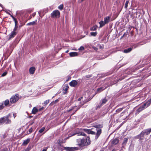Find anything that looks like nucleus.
Returning a JSON list of instances; mask_svg holds the SVG:
<instances>
[{
    "mask_svg": "<svg viewBox=\"0 0 151 151\" xmlns=\"http://www.w3.org/2000/svg\"><path fill=\"white\" fill-rule=\"evenodd\" d=\"M77 145L80 147L87 146L90 143V138L87 137L86 139H78L76 140Z\"/></svg>",
    "mask_w": 151,
    "mask_h": 151,
    "instance_id": "obj_1",
    "label": "nucleus"
},
{
    "mask_svg": "<svg viewBox=\"0 0 151 151\" xmlns=\"http://www.w3.org/2000/svg\"><path fill=\"white\" fill-rule=\"evenodd\" d=\"M9 115L6 116H4L3 117H2L0 118L1 124H3L4 123L6 124H10L11 122V121L10 120L8 119Z\"/></svg>",
    "mask_w": 151,
    "mask_h": 151,
    "instance_id": "obj_2",
    "label": "nucleus"
},
{
    "mask_svg": "<svg viewBox=\"0 0 151 151\" xmlns=\"http://www.w3.org/2000/svg\"><path fill=\"white\" fill-rule=\"evenodd\" d=\"M60 16V12L58 10L54 11L51 14V17L54 18H58Z\"/></svg>",
    "mask_w": 151,
    "mask_h": 151,
    "instance_id": "obj_3",
    "label": "nucleus"
},
{
    "mask_svg": "<svg viewBox=\"0 0 151 151\" xmlns=\"http://www.w3.org/2000/svg\"><path fill=\"white\" fill-rule=\"evenodd\" d=\"M19 99L18 95L13 96L10 99V101L11 103H14Z\"/></svg>",
    "mask_w": 151,
    "mask_h": 151,
    "instance_id": "obj_4",
    "label": "nucleus"
},
{
    "mask_svg": "<svg viewBox=\"0 0 151 151\" xmlns=\"http://www.w3.org/2000/svg\"><path fill=\"white\" fill-rule=\"evenodd\" d=\"M151 104V99L144 103L141 107L144 109L147 108Z\"/></svg>",
    "mask_w": 151,
    "mask_h": 151,
    "instance_id": "obj_5",
    "label": "nucleus"
},
{
    "mask_svg": "<svg viewBox=\"0 0 151 151\" xmlns=\"http://www.w3.org/2000/svg\"><path fill=\"white\" fill-rule=\"evenodd\" d=\"M94 127L96 128V129L97 131L96 134V138L97 139L101 133V129L98 128V125L95 126Z\"/></svg>",
    "mask_w": 151,
    "mask_h": 151,
    "instance_id": "obj_6",
    "label": "nucleus"
},
{
    "mask_svg": "<svg viewBox=\"0 0 151 151\" xmlns=\"http://www.w3.org/2000/svg\"><path fill=\"white\" fill-rule=\"evenodd\" d=\"M78 84V82L76 80H73L69 83V85L71 87H76Z\"/></svg>",
    "mask_w": 151,
    "mask_h": 151,
    "instance_id": "obj_7",
    "label": "nucleus"
},
{
    "mask_svg": "<svg viewBox=\"0 0 151 151\" xmlns=\"http://www.w3.org/2000/svg\"><path fill=\"white\" fill-rule=\"evenodd\" d=\"M144 136L145 135L142 132L140 134L137 136V138L139 139V140L142 142V140L144 139Z\"/></svg>",
    "mask_w": 151,
    "mask_h": 151,
    "instance_id": "obj_8",
    "label": "nucleus"
},
{
    "mask_svg": "<svg viewBox=\"0 0 151 151\" xmlns=\"http://www.w3.org/2000/svg\"><path fill=\"white\" fill-rule=\"evenodd\" d=\"M142 132L145 135H149L151 132V128L145 129L142 131Z\"/></svg>",
    "mask_w": 151,
    "mask_h": 151,
    "instance_id": "obj_9",
    "label": "nucleus"
},
{
    "mask_svg": "<svg viewBox=\"0 0 151 151\" xmlns=\"http://www.w3.org/2000/svg\"><path fill=\"white\" fill-rule=\"evenodd\" d=\"M66 149H67L68 151H72L77 150H78V147H65Z\"/></svg>",
    "mask_w": 151,
    "mask_h": 151,
    "instance_id": "obj_10",
    "label": "nucleus"
},
{
    "mask_svg": "<svg viewBox=\"0 0 151 151\" xmlns=\"http://www.w3.org/2000/svg\"><path fill=\"white\" fill-rule=\"evenodd\" d=\"M16 32H14L12 31L9 35V38L10 39L13 38L16 35Z\"/></svg>",
    "mask_w": 151,
    "mask_h": 151,
    "instance_id": "obj_11",
    "label": "nucleus"
},
{
    "mask_svg": "<svg viewBox=\"0 0 151 151\" xmlns=\"http://www.w3.org/2000/svg\"><path fill=\"white\" fill-rule=\"evenodd\" d=\"M110 18L111 17L109 16H108L105 17L104 18V20L105 22V23L106 24H107L110 21Z\"/></svg>",
    "mask_w": 151,
    "mask_h": 151,
    "instance_id": "obj_12",
    "label": "nucleus"
},
{
    "mask_svg": "<svg viewBox=\"0 0 151 151\" xmlns=\"http://www.w3.org/2000/svg\"><path fill=\"white\" fill-rule=\"evenodd\" d=\"M70 56L71 57L76 56L78 55V53L76 52H72L69 53Z\"/></svg>",
    "mask_w": 151,
    "mask_h": 151,
    "instance_id": "obj_13",
    "label": "nucleus"
},
{
    "mask_svg": "<svg viewBox=\"0 0 151 151\" xmlns=\"http://www.w3.org/2000/svg\"><path fill=\"white\" fill-rule=\"evenodd\" d=\"M35 70V68L34 67H31L29 69V72L30 73L33 74Z\"/></svg>",
    "mask_w": 151,
    "mask_h": 151,
    "instance_id": "obj_14",
    "label": "nucleus"
},
{
    "mask_svg": "<svg viewBox=\"0 0 151 151\" xmlns=\"http://www.w3.org/2000/svg\"><path fill=\"white\" fill-rule=\"evenodd\" d=\"M119 140L117 138L114 139L112 141V145H116L119 142Z\"/></svg>",
    "mask_w": 151,
    "mask_h": 151,
    "instance_id": "obj_15",
    "label": "nucleus"
},
{
    "mask_svg": "<svg viewBox=\"0 0 151 151\" xmlns=\"http://www.w3.org/2000/svg\"><path fill=\"white\" fill-rule=\"evenodd\" d=\"M37 22V20H36L34 21L28 23L27 24V26L34 25L36 24Z\"/></svg>",
    "mask_w": 151,
    "mask_h": 151,
    "instance_id": "obj_16",
    "label": "nucleus"
},
{
    "mask_svg": "<svg viewBox=\"0 0 151 151\" xmlns=\"http://www.w3.org/2000/svg\"><path fill=\"white\" fill-rule=\"evenodd\" d=\"M100 24V27H101L104 26L105 24H106L105 23L104 21H101L99 22Z\"/></svg>",
    "mask_w": 151,
    "mask_h": 151,
    "instance_id": "obj_17",
    "label": "nucleus"
},
{
    "mask_svg": "<svg viewBox=\"0 0 151 151\" xmlns=\"http://www.w3.org/2000/svg\"><path fill=\"white\" fill-rule=\"evenodd\" d=\"M132 50L131 48H129L127 49H125L124 50V52L125 53H127L130 52Z\"/></svg>",
    "mask_w": 151,
    "mask_h": 151,
    "instance_id": "obj_18",
    "label": "nucleus"
},
{
    "mask_svg": "<svg viewBox=\"0 0 151 151\" xmlns=\"http://www.w3.org/2000/svg\"><path fill=\"white\" fill-rule=\"evenodd\" d=\"M38 111V110L37 109L36 107H34L32 111V114H35Z\"/></svg>",
    "mask_w": 151,
    "mask_h": 151,
    "instance_id": "obj_19",
    "label": "nucleus"
},
{
    "mask_svg": "<svg viewBox=\"0 0 151 151\" xmlns=\"http://www.w3.org/2000/svg\"><path fill=\"white\" fill-rule=\"evenodd\" d=\"M144 109L141 107H140L136 111V113H138L143 110Z\"/></svg>",
    "mask_w": 151,
    "mask_h": 151,
    "instance_id": "obj_20",
    "label": "nucleus"
},
{
    "mask_svg": "<svg viewBox=\"0 0 151 151\" xmlns=\"http://www.w3.org/2000/svg\"><path fill=\"white\" fill-rule=\"evenodd\" d=\"M30 139H27L26 140L24 141L22 144L23 145H27Z\"/></svg>",
    "mask_w": 151,
    "mask_h": 151,
    "instance_id": "obj_21",
    "label": "nucleus"
},
{
    "mask_svg": "<svg viewBox=\"0 0 151 151\" xmlns=\"http://www.w3.org/2000/svg\"><path fill=\"white\" fill-rule=\"evenodd\" d=\"M83 130L87 133L90 134L91 130L90 129H83Z\"/></svg>",
    "mask_w": 151,
    "mask_h": 151,
    "instance_id": "obj_22",
    "label": "nucleus"
},
{
    "mask_svg": "<svg viewBox=\"0 0 151 151\" xmlns=\"http://www.w3.org/2000/svg\"><path fill=\"white\" fill-rule=\"evenodd\" d=\"M105 88H104V87H100V88H98V89L97 90V91L99 92H101V91H103V90H104V89H105Z\"/></svg>",
    "mask_w": 151,
    "mask_h": 151,
    "instance_id": "obj_23",
    "label": "nucleus"
},
{
    "mask_svg": "<svg viewBox=\"0 0 151 151\" xmlns=\"http://www.w3.org/2000/svg\"><path fill=\"white\" fill-rule=\"evenodd\" d=\"M97 47L98 48V49L99 48V49H102L104 48V46L102 45L98 44L97 45Z\"/></svg>",
    "mask_w": 151,
    "mask_h": 151,
    "instance_id": "obj_24",
    "label": "nucleus"
},
{
    "mask_svg": "<svg viewBox=\"0 0 151 151\" xmlns=\"http://www.w3.org/2000/svg\"><path fill=\"white\" fill-rule=\"evenodd\" d=\"M80 108V106H76V107L75 108V109H74V112L73 113V114H71V116L74 113L76 112L78 109H79Z\"/></svg>",
    "mask_w": 151,
    "mask_h": 151,
    "instance_id": "obj_25",
    "label": "nucleus"
},
{
    "mask_svg": "<svg viewBox=\"0 0 151 151\" xmlns=\"http://www.w3.org/2000/svg\"><path fill=\"white\" fill-rule=\"evenodd\" d=\"M9 103V101L8 99L4 101V105L5 106H7L8 105Z\"/></svg>",
    "mask_w": 151,
    "mask_h": 151,
    "instance_id": "obj_26",
    "label": "nucleus"
},
{
    "mask_svg": "<svg viewBox=\"0 0 151 151\" xmlns=\"http://www.w3.org/2000/svg\"><path fill=\"white\" fill-rule=\"evenodd\" d=\"M124 108L123 107V108H120L118 109H117L116 111V112L117 113H119L120 112H121V111H122V109H123Z\"/></svg>",
    "mask_w": 151,
    "mask_h": 151,
    "instance_id": "obj_27",
    "label": "nucleus"
},
{
    "mask_svg": "<svg viewBox=\"0 0 151 151\" xmlns=\"http://www.w3.org/2000/svg\"><path fill=\"white\" fill-rule=\"evenodd\" d=\"M107 101V100L105 98L103 99L102 100L101 105H103L105 104L106 102Z\"/></svg>",
    "mask_w": 151,
    "mask_h": 151,
    "instance_id": "obj_28",
    "label": "nucleus"
},
{
    "mask_svg": "<svg viewBox=\"0 0 151 151\" xmlns=\"http://www.w3.org/2000/svg\"><path fill=\"white\" fill-rule=\"evenodd\" d=\"M128 140V139L126 138H125L124 139L122 143V145H125L126 144Z\"/></svg>",
    "mask_w": 151,
    "mask_h": 151,
    "instance_id": "obj_29",
    "label": "nucleus"
},
{
    "mask_svg": "<svg viewBox=\"0 0 151 151\" xmlns=\"http://www.w3.org/2000/svg\"><path fill=\"white\" fill-rule=\"evenodd\" d=\"M76 107V106H75L73 107H72V108L71 109H69L67 110V111L68 112H70V111L73 110V113L74 112V109H75V108Z\"/></svg>",
    "mask_w": 151,
    "mask_h": 151,
    "instance_id": "obj_30",
    "label": "nucleus"
},
{
    "mask_svg": "<svg viewBox=\"0 0 151 151\" xmlns=\"http://www.w3.org/2000/svg\"><path fill=\"white\" fill-rule=\"evenodd\" d=\"M4 106L3 103H0V110L4 108Z\"/></svg>",
    "mask_w": 151,
    "mask_h": 151,
    "instance_id": "obj_31",
    "label": "nucleus"
},
{
    "mask_svg": "<svg viewBox=\"0 0 151 151\" xmlns=\"http://www.w3.org/2000/svg\"><path fill=\"white\" fill-rule=\"evenodd\" d=\"M97 28V26H95L93 27H92L90 29V30H96Z\"/></svg>",
    "mask_w": 151,
    "mask_h": 151,
    "instance_id": "obj_32",
    "label": "nucleus"
},
{
    "mask_svg": "<svg viewBox=\"0 0 151 151\" xmlns=\"http://www.w3.org/2000/svg\"><path fill=\"white\" fill-rule=\"evenodd\" d=\"M90 34L91 36H95L96 35L97 33L96 32H91Z\"/></svg>",
    "mask_w": 151,
    "mask_h": 151,
    "instance_id": "obj_33",
    "label": "nucleus"
},
{
    "mask_svg": "<svg viewBox=\"0 0 151 151\" xmlns=\"http://www.w3.org/2000/svg\"><path fill=\"white\" fill-rule=\"evenodd\" d=\"M63 4H61L58 7V8L60 10H62L63 9Z\"/></svg>",
    "mask_w": 151,
    "mask_h": 151,
    "instance_id": "obj_34",
    "label": "nucleus"
},
{
    "mask_svg": "<svg viewBox=\"0 0 151 151\" xmlns=\"http://www.w3.org/2000/svg\"><path fill=\"white\" fill-rule=\"evenodd\" d=\"M45 129V127H42L40 130H39V132H40V133H42L44 131Z\"/></svg>",
    "mask_w": 151,
    "mask_h": 151,
    "instance_id": "obj_35",
    "label": "nucleus"
},
{
    "mask_svg": "<svg viewBox=\"0 0 151 151\" xmlns=\"http://www.w3.org/2000/svg\"><path fill=\"white\" fill-rule=\"evenodd\" d=\"M13 20L15 22V26H17V25L18 24V22L17 19L15 18Z\"/></svg>",
    "mask_w": 151,
    "mask_h": 151,
    "instance_id": "obj_36",
    "label": "nucleus"
},
{
    "mask_svg": "<svg viewBox=\"0 0 151 151\" xmlns=\"http://www.w3.org/2000/svg\"><path fill=\"white\" fill-rule=\"evenodd\" d=\"M129 3V1H126V3L125 4V8L126 9H127L128 6V4Z\"/></svg>",
    "mask_w": 151,
    "mask_h": 151,
    "instance_id": "obj_37",
    "label": "nucleus"
},
{
    "mask_svg": "<svg viewBox=\"0 0 151 151\" xmlns=\"http://www.w3.org/2000/svg\"><path fill=\"white\" fill-rule=\"evenodd\" d=\"M68 88V85H67L66 86H65V87H64L63 90H65V91H66Z\"/></svg>",
    "mask_w": 151,
    "mask_h": 151,
    "instance_id": "obj_38",
    "label": "nucleus"
},
{
    "mask_svg": "<svg viewBox=\"0 0 151 151\" xmlns=\"http://www.w3.org/2000/svg\"><path fill=\"white\" fill-rule=\"evenodd\" d=\"M84 49V47L83 46H81L79 49L78 50H82Z\"/></svg>",
    "mask_w": 151,
    "mask_h": 151,
    "instance_id": "obj_39",
    "label": "nucleus"
},
{
    "mask_svg": "<svg viewBox=\"0 0 151 151\" xmlns=\"http://www.w3.org/2000/svg\"><path fill=\"white\" fill-rule=\"evenodd\" d=\"M49 102V100H46L44 102V104H48Z\"/></svg>",
    "mask_w": 151,
    "mask_h": 151,
    "instance_id": "obj_40",
    "label": "nucleus"
},
{
    "mask_svg": "<svg viewBox=\"0 0 151 151\" xmlns=\"http://www.w3.org/2000/svg\"><path fill=\"white\" fill-rule=\"evenodd\" d=\"M7 74V72H5L3 73L1 75L2 76H5Z\"/></svg>",
    "mask_w": 151,
    "mask_h": 151,
    "instance_id": "obj_41",
    "label": "nucleus"
},
{
    "mask_svg": "<svg viewBox=\"0 0 151 151\" xmlns=\"http://www.w3.org/2000/svg\"><path fill=\"white\" fill-rule=\"evenodd\" d=\"M17 28V26H15L12 32H16V31Z\"/></svg>",
    "mask_w": 151,
    "mask_h": 151,
    "instance_id": "obj_42",
    "label": "nucleus"
},
{
    "mask_svg": "<svg viewBox=\"0 0 151 151\" xmlns=\"http://www.w3.org/2000/svg\"><path fill=\"white\" fill-rule=\"evenodd\" d=\"M92 76V75H87L85 76L86 78H91Z\"/></svg>",
    "mask_w": 151,
    "mask_h": 151,
    "instance_id": "obj_43",
    "label": "nucleus"
},
{
    "mask_svg": "<svg viewBox=\"0 0 151 151\" xmlns=\"http://www.w3.org/2000/svg\"><path fill=\"white\" fill-rule=\"evenodd\" d=\"M33 131V129L32 127L30 128L29 130V133H31Z\"/></svg>",
    "mask_w": 151,
    "mask_h": 151,
    "instance_id": "obj_44",
    "label": "nucleus"
},
{
    "mask_svg": "<svg viewBox=\"0 0 151 151\" xmlns=\"http://www.w3.org/2000/svg\"><path fill=\"white\" fill-rule=\"evenodd\" d=\"M58 144L60 145L62 143V141L61 140H60V139H59L58 141Z\"/></svg>",
    "mask_w": 151,
    "mask_h": 151,
    "instance_id": "obj_45",
    "label": "nucleus"
},
{
    "mask_svg": "<svg viewBox=\"0 0 151 151\" xmlns=\"http://www.w3.org/2000/svg\"><path fill=\"white\" fill-rule=\"evenodd\" d=\"M96 134V132L94 131L91 130L90 134Z\"/></svg>",
    "mask_w": 151,
    "mask_h": 151,
    "instance_id": "obj_46",
    "label": "nucleus"
},
{
    "mask_svg": "<svg viewBox=\"0 0 151 151\" xmlns=\"http://www.w3.org/2000/svg\"><path fill=\"white\" fill-rule=\"evenodd\" d=\"M93 48L96 51H97L98 50V48L97 47H95V46H93Z\"/></svg>",
    "mask_w": 151,
    "mask_h": 151,
    "instance_id": "obj_47",
    "label": "nucleus"
},
{
    "mask_svg": "<svg viewBox=\"0 0 151 151\" xmlns=\"http://www.w3.org/2000/svg\"><path fill=\"white\" fill-rule=\"evenodd\" d=\"M81 136H86V134H85L84 132H81Z\"/></svg>",
    "mask_w": 151,
    "mask_h": 151,
    "instance_id": "obj_48",
    "label": "nucleus"
},
{
    "mask_svg": "<svg viewBox=\"0 0 151 151\" xmlns=\"http://www.w3.org/2000/svg\"><path fill=\"white\" fill-rule=\"evenodd\" d=\"M81 132H77L76 134H77L78 135L80 136L81 135Z\"/></svg>",
    "mask_w": 151,
    "mask_h": 151,
    "instance_id": "obj_49",
    "label": "nucleus"
},
{
    "mask_svg": "<svg viewBox=\"0 0 151 151\" xmlns=\"http://www.w3.org/2000/svg\"><path fill=\"white\" fill-rule=\"evenodd\" d=\"M34 123V122L33 121H31L30 122V123L29 124V125H32Z\"/></svg>",
    "mask_w": 151,
    "mask_h": 151,
    "instance_id": "obj_50",
    "label": "nucleus"
},
{
    "mask_svg": "<svg viewBox=\"0 0 151 151\" xmlns=\"http://www.w3.org/2000/svg\"><path fill=\"white\" fill-rule=\"evenodd\" d=\"M36 15V13L34 12L32 14V16L34 17Z\"/></svg>",
    "mask_w": 151,
    "mask_h": 151,
    "instance_id": "obj_51",
    "label": "nucleus"
},
{
    "mask_svg": "<svg viewBox=\"0 0 151 151\" xmlns=\"http://www.w3.org/2000/svg\"><path fill=\"white\" fill-rule=\"evenodd\" d=\"M24 151H29V148H27L24 150Z\"/></svg>",
    "mask_w": 151,
    "mask_h": 151,
    "instance_id": "obj_52",
    "label": "nucleus"
},
{
    "mask_svg": "<svg viewBox=\"0 0 151 151\" xmlns=\"http://www.w3.org/2000/svg\"><path fill=\"white\" fill-rule=\"evenodd\" d=\"M43 108H43V107H42L41 108H40V109H39V111H41V110H42L43 109Z\"/></svg>",
    "mask_w": 151,
    "mask_h": 151,
    "instance_id": "obj_53",
    "label": "nucleus"
},
{
    "mask_svg": "<svg viewBox=\"0 0 151 151\" xmlns=\"http://www.w3.org/2000/svg\"><path fill=\"white\" fill-rule=\"evenodd\" d=\"M10 15V16L12 17L13 19H15V18L11 14V15Z\"/></svg>",
    "mask_w": 151,
    "mask_h": 151,
    "instance_id": "obj_54",
    "label": "nucleus"
},
{
    "mask_svg": "<svg viewBox=\"0 0 151 151\" xmlns=\"http://www.w3.org/2000/svg\"><path fill=\"white\" fill-rule=\"evenodd\" d=\"M125 112V111H123V112H122V113H121V116H122L123 115L122 114L124 113V112Z\"/></svg>",
    "mask_w": 151,
    "mask_h": 151,
    "instance_id": "obj_55",
    "label": "nucleus"
},
{
    "mask_svg": "<svg viewBox=\"0 0 151 151\" xmlns=\"http://www.w3.org/2000/svg\"><path fill=\"white\" fill-rule=\"evenodd\" d=\"M47 151V149H43V150L42 151Z\"/></svg>",
    "mask_w": 151,
    "mask_h": 151,
    "instance_id": "obj_56",
    "label": "nucleus"
},
{
    "mask_svg": "<svg viewBox=\"0 0 151 151\" xmlns=\"http://www.w3.org/2000/svg\"><path fill=\"white\" fill-rule=\"evenodd\" d=\"M58 99H57L56 100H55V102L56 103V102H57V101H58Z\"/></svg>",
    "mask_w": 151,
    "mask_h": 151,
    "instance_id": "obj_57",
    "label": "nucleus"
},
{
    "mask_svg": "<svg viewBox=\"0 0 151 151\" xmlns=\"http://www.w3.org/2000/svg\"><path fill=\"white\" fill-rule=\"evenodd\" d=\"M6 12L9 15H11V14L9 13V12Z\"/></svg>",
    "mask_w": 151,
    "mask_h": 151,
    "instance_id": "obj_58",
    "label": "nucleus"
},
{
    "mask_svg": "<svg viewBox=\"0 0 151 151\" xmlns=\"http://www.w3.org/2000/svg\"><path fill=\"white\" fill-rule=\"evenodd\" d=\"M125 35V33H124L123 35L122 36V37L121 38V39L122 38V37L124 36V35Z\"/></svg>",
    "mask_w": 151,
    "mask_h": 151,
    "instance_id": "obj_59",
    "label": "nucleus"
},
{
    "mask_svg": "<svg viewBox=\"0 0 151 151\" xmlns=\"http://www.w3.org/2000/svg\"><path fill=\"white\" fill-rule=\"evenodd\" d=\"M13 115H14V118H15V116H16V115H15V114H13Z\"/></svg>",
    "mask_w": 151,
    "mask_h": 151,
    "instance_id": "obj_60",
    "label": "nucleus"
},
{
    "mask_svg": "<svg viewBox=\"0 0 151 151\" xmlns=\"http://www.w3.org/2000/svg\"><path fill=\"white\" fill-rule=\"evenodd\" d=\"M0 6L1 7H2V5L0 3Z\"/></svg>",
    "mask_w": 151,
    "mask_h": 151,
    "instance_id": "obj_61",
    "label": "nucleus"
},
{
    "mask_svg": "<svg viewBox=\"0 0 151 151\" xmlns=\"http://www.w3.org/2000/svg\"><path fill=\"white\" fill-rule=\"evenodd\" d=\"M84 0H80V2H82Z\"/></svg>",
    "mask_w": 151,
    "mask_h": 151,
    "instance_id": "obj_62",
    "label": "nucleus"
},
{
    "mask_svg": "<svg viewBox=\"0 0 151 151\" xmlns=\"http://www.w3.org/2000/svg\"><path fill=\"white\" fill-rule=\"evenodd\" d=\"M81 100V98H79V99H78V101H80V100Z\"/></svg>",
    "mask_w": 151,
    "mask_h": 151,
    "instance_id": "obj_63",
    "label": "nucleus"
},
{
    "mask_svg": "<svg viewBox=\"0 0 151 151\" xmlns=\"http://www.w3.org/2000/svg\"><path fill=\"white\" fill-rule=\"evenodd\" d=\"M112 151H115L114 150H112Z\"/></svg>",
    "mask_w": 151,
    "mask_h": 151,
    "instance_id": "obj_64",
    "label": "nucleus"
}]
</instances>
